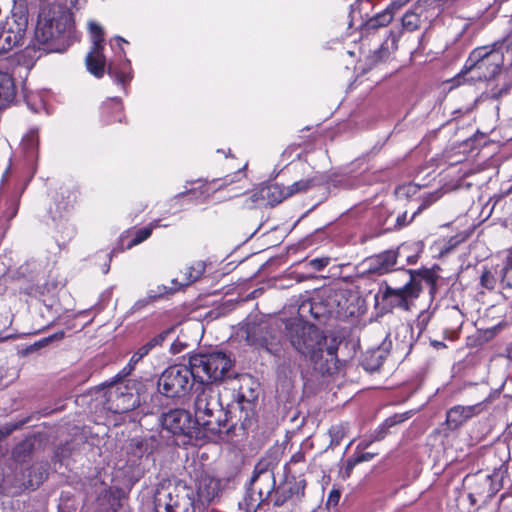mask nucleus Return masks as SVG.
<instances>
[{
	"instance_id": "nucleus-1",
	"label": "nucleus",
	"mask_w": 512,
	"mask_h": 512,
	"mask_svg": "<svg viewBox=\"0 0 512 512\" xmlns=\"http://www.w3.org/2000/svg\"><path fill=\"white\" fill-rule=\"evenodd\" d=\"M232 360L221 351L190 356L188 365L177 364L165 369L159 380V391L167 397H181L189 392L193 381L211 384L230 378Z\"/></svg>"
},
{
	"instance_id": "nucleus-2",
	"label": "nucleus",
	"mask_w": 512,
	"mask_h": 512,
	"mask_svg": "<svg viewBox=\"0 0 512 512\" xmlns=\"http://www.w3.org/2000/svg\"><path fill=\"white\" fill-rule=\"evenodd\" d=\"M286 336L294 350L321 374H330L335 366L336 349L326 347L324 332L314 324L293 320L286 325Z\"/></svg>"
},
{
	"instance_id": "nucleus-3",
	"label": "nucleus",
	"mask_w": 512,
	"mask_h": 512,
	"mask_svg": "<svg viewBox=\"0 0 512 512\" xmlns=\"http://www.w3.org/2000/svg\"><path fill=\"white\" fill-rule=\"evenodd\" d=\"M194 419L205 433L220 439L229 436L236 426L229 416V411L222 406L219 391L209 384L197 390L194 399Z\"/></svg>"
},
{
	"instance_id": "nucleus-4",
	"label": "nucleus",
	"mask_w": 512,
	"mask_h": 512,
	"mask_svg": "<svg viewBox=\"0 0 512 512\" xmlns=\"http://www.w3.org/2000/svg\"><path fill=\"white\" fill-rule=\"evenodd\" d=\"M72 34L71 14L61 7H52L39 14L35 29L37 49L46 52H62L69 45Z\"/></svg>"
},
{
	"instance_id": "nucleus-5",
	"label": "nucleus",
	"mask_w": 512,
	"mask_h": 512,
	"mask_svg": "<svg viewBox=\"0 0 512 512\" xmlns=\"http://www.w3.org/2000/svg\"><path fill=\"white\" fill-rule=\"evenodd\" d=\"M503 53L489 46L474 49L457 77L458 83L463 81H486L494 78L501 70Z\"/></svg>"
},
{
	"instance_id": "nucleus-6",
	"label": "nucleus",
	"mask_w": 512,
	"mask_h": 512,
	"mask_svg": "<svg viewBox=\"0 0 512 512\" xmlns=\"http://www.w3.org/2000/svg\"><path fill=\"white\" fill-rule=\"evenodd\" d=\"M154 512H195L194 490L182 482L160 483L154 494Z\"/></svg>"
},
{
	"instance_id": "nucleus-7",
	"label": "nucleus",
	"mask_w": 512,
	"mask_h": 512,
	"mask_svg": "<svg viewBox=\"0 0 512 512\" xmlns=\"http://www.w3.org/2000/svg\"><path fill=\"white\" fill-rule=\"evenodd\" d=\"M438 14L439 9L434 0H419L402 16V28L407 32L427 28Z\"/></svg>"
},
{
	"instance_id": "nucleus-8",
	"label": "nucleus",
	"mask_w": 512,
	"mask_h": 512,
	"mask_svg": "<svg viewBox=\"0 0 512 512\" xmlns=\"http://www.w3.org/2000/svg\"><path fill=\"white\" fill-rule=\"evenodd\" d=\"M248 486L250 491L258 495L260 503H268L276 488L274 465L270 460L261 459L257 462Z\"/></svg>"
},
{
	"instance_id": "nucleus-9",
	"label": "nucleus",
	"mask_w": 512,
	"mask_h": 512,
	"mask_svg": "<svg viewBox=\"0 0 512 512\" xmlns=\"http://www.w3.org/2000/svg\"><path fill=\"white\" fill-rule=\"evenodd\" d=\"M140 404L139 395L126 385H111L107 391L105 408L116 414L127 413Z\"/></svg>"
},
{
	"instance_id": "nucleus-10",
	"label": "nucleus",
	"mask_w": 512,
	"mask_h": 512,
	"mask_svg": "<svg viewBox=\"0 0 512 512\" xmlns=\"http://www.w3.org/2000/svg\"><path fill=\"white\" fill-rule=\"evenodd\" d=\"M89 30L92 36L93 47L86 56V66L92 75L102 78L106 67V59L103 54V29L99 24L90 22Z\"/></svg>"
},
{
	"instance_id": "nucleus-11",
	"label": "nucleus",
	"mask_w": 512,
	"mask_h": 512,
	"mask_svg": "<svg viewBox=\"0 0 512 512\" xmlns=\"http://www.w3.org/2000/svg\"><path fill=\"white\" fill-rule=\"evenodd\" d=\"M87 498H95L96 512H113L119 507V499L112 488L98 478L92 479L85 487Z\"/></svg>"
},
{
	"instance_id": "nucleus-12",
	"label": "nucleus",
	"mask_w": 512,
	"mask_h": 512,
	"mask_svg": "<svg viewBox=\"0 0 512 512\" xmlns=\"http://www.w3.org/2000/svg\"><path fill=\"white\" fill-rule=\"evenodd\" d=\"M420 288L415 282H405L402 287L392 288L387 286L383 291V299L387 300L392 307H397L405 311L410 309V303L418 298Z\"/></svg>"
},
{
	"instance_id": "nucleus-13",
	"label": "nucleus",
	"mask_w": 512,
	"mask_h": 512,
	"mask_svg": "<svg viewBox=\"0 0 512 512\" xmlns=\"http://www.w3.org/2000/svg\"><path fill=\"white\" fill-rule=\"evenodd\" d=\"M163 427L175 435H192L197 424L184 409H174L163 415Z\"/></svg>"
},
{
	"instance_id": "nucleus-14",
	"label": "nucleus",
	"mask_w": 512,
	"mask_h": 512,
	"mask_svg": "<svg viewBox=\"0 0 512 512\" xmlns=\"http://www.w3.org/2000/svg\"><path fill=\"white\" fill-rule=\"evenodd\" d=\"M48 474V463L37 462L29 467L23 468L16 473V481L21 488H38L46 479Z\"/></svg>"
},
{
	"instance_id": "nucleus-15",
	"label": "nucleus",
	"mask_w": 512,
	"mask_h": 512,
	"mask_svg": "<svg viewBox=\"0 0 512 512\" xmlns=\"http://www.w3.org/2000/svg\"><path fill=\"white\" fill-rule=\"evenodd\" d=\"M289 197V192L286 191V187L278 183H272L265 187H262L258 192L253 193L249 198L245 200V206L252 207V204L257 203L259 200L267 201L271 206H275L281 203L283 200Z\"/></svg>"
},
{
	"instance_id": "nucleus-16",
	"label": "nucleus",
	"mask_w": 512,
	"mask_h": 512,
	"mask_svg": "<svg viewBox=\"0 0 512 512\" xmlns=\"http://www.w3.org/2000/svg\"><path fill=\"white\" fill-rule=\"evenodd\" d=\"M467 482L469 490L474 491V494L478 495L483 503L490 501L497 492L490 475L476 474L468 477Z\"/></svg>"
},
{
	"instance_id": "nucleus-17",
	"label": "nucleus",
	"mask_w": 512,
	"mask_h": 512,
	"mask_svg": "<svg viewBox=\"0 0 512 512\" xmlns=\"http://www.w3.org/2000/svg\"><path fill=\"white\" fill-rule=\"evenodd\" d=\"M483 409L482 403L468 406L456 405L447 411L446 421L449 426L457 428L472 417L479 415Z\"/></svg>"
},
{
	"instance_id": "nucleus-18",
	"label": "nucleus",
	"mask_w": 512,
	"mask_h": 512,
	"mask_svg": "<svg viewBox=\"0 0 512 512\" xmlns=\"http://www.w3.org/2000/svg\"><path fill=\"white\" fill-rule=\"evenodd\" d=\"M173 329H167L150 339L146 344L141 346L131 357L128 365L122 370V376H128L144 356H146L154 347L162 345L167 336Z\"/></svg>"
},
{
	"instance_id": "nucleus-19",
	"label": "nucleus",
	"mask_w": 512,
	"mask_h": 512,
	"mask_svg": "<svg viewBox=\"0 0 512 512\" xmlns=\"http://www.w3.org/2000/svg\"><path fill=\"white\" fill-rule=\"evenodd\" d=\"M258 399V395L254 393L252 389H250V395H246L243 391V387L240 388V392L238 395V405L240 407L241 414L240 416L241 427L243 429L248 428L252 421V418L255 415V406L256 401Z\"/></svg>"
},
{
	"instance_id": "nucleus-20",
	"label": "nucleus",
	"mask_w": 512,
	"mask_h": 512,
	"mask_svg": "<svg viewBox=\"0 0 512 512\" xmlns=\"http://www.w3.org/2000/svg\"><path fill=\"white\" fill-rule=\"evenodd\" d=\"M399 251L387 250L370 259V271L378 274H384L393 268L396 264Z\"/></svg>"
},
{
	"instance_id": "nucleus-21",
	"label": "nucleus",
	"mask_w": 512,
	"mask_h": 512,
	"mask_svg": "<svg viewBox=\"0 0 512 512\" xmlns=\"http://www.w3.org/2000/svg\"><path fill=\"white\" fill-rule=\"evenodd\" d=\"M220 491V483L217 479L203 475L198 480L197 495L202 503L212 501Z\"/></svg>"
},
{
	"instance_id": "nucleus-22",
	"label": "nucleus",
	"mask_w": 512,
	"mask_h": 512,
	"mask_svg": "<svg viewBox=\"0 0 512 512\" xmlns=\"http://www.w3.org/2000/svg\"><path fill=\"white\" fill-rule=\"evenodd\" d=\"M402 274L407 278V282H415L418 284L420 288V292L422 291L421 282L424 281L427 285L430 286L431 291L435 289L436 281L438 276L436 272L432 269H419V270H402Z\"/></svg>"
},
{
	"instance_id": "nucleus-23",
	"label": "nucleus",
	"mask_w": 512,
	"mask_h": 512,
	"mask_svg": "<svg viewBox=\"0 0 512 512\" xmlns=\"http://www.w3.org/2000/svg\"><path fill=\"white\" fill-rule=\"evenodd\" d=\"M13 3L11 10V23L15 28L26 33L28 27V7L25 0H10Z\"/></svg>"
},
{
	"instance_id": "nucleus-24",
	"label": "nucleus",
	"mask_w": 512,
	"mask_h": 512,
	"mask_svg": "<svg viewBox=\"0 0 512 512\" xmlns=\"http://www.w3.org/2000/svg\"><path fill=\"white\" fill-rule=\"evenodd\" d=\"M15 96L14 79L10 74L0 71V109L8 107Z\"/></svg>"
},
{
	"instance_id": "nucleus-25",
	"label": "nucleus",
	"mask_w": 512,
	"mask_h": 512,
	"mask_svg": "<svg viewBox=\"0 0 512 512\" xmlns=\"http://www.w3.org/2000/svg\"><path fill=\"white\" fill-rule=\"evenodd\" d=\"M35 443L34 438H26L18 443L12 451L14 461L20 465L29 462L33 458Z\"/></svg>"
},
{
	"instance_id": "nucleus-26",
	"label": "nucleus",
	"mask_w": 512,
	"mask_h": 512,
	"mask_svg": "<svg viewBox=\"0 0 512 512\" xmlns=\"http://www.w3.org/2000/svg\"><path fill=\"white\" fill-rule=\"evenodd\" d=\"M265 504L266 503H260L258 495L253 493V491H250V487L248 486L247 491L238 506L243 512H257V510Z\"/></svg>"
},
{
	"instance_id": "nucleus-27",
	"label": "nucleus",
	"mask_w": 512,
	"mask_h": 512,
	"mask_svg": "<svg viewBox=\"0 0 512 512\" xmlns=\"http://www.w3.org/2000/svg\"><path fill=\"white\" fill-rule=\"evenodd\" d=\"M205 272V264L202 261H197L192 265L185 268L183 285H190L197 281Z\"/></svg>"
},
{
	"instance_id": "nucleus-28",
	"label": "nucleus",
	"mask_w": 512,
	"mask_h": 512,
	"mask_svg": "<svg viewBox=\"0 0 512 512\" xmlns=\"http://www.w3.org/2000/svg\"><path fill=\"white\" fill-rule=\"evenodd\" d=\"M393 19L391 8L388 7L383 12L375 15L368 21V26L371 28H379L387 26Z\"/></svg>"
},
{
	"instance_id": "nucleus-29",
	"label": "nucleus",
	"mask_w": 512,
	"mask_h": 512,
	"mask_svg": "<svg viewBox=\"0 0 512 512\" xmlns=\"http://www.w3.org/2000/svg\"><path fill=\"white\" fill-rule=\"evenodd\" d=\"M305 487H306V481L304 479L288 480V481H286L285 485L283 486V488H286L287 496H289L290 498L293 496H297V497L303 496Z\"/></svg>"
},
{
	"instance_id": "nucleus-30",
	"label": "nucleus",
	"mask_w": 512,
	"mask_h": 512,
	"mask_svg": "<svg viewBox=\"0 0 512 512\" xmlns=\"http://www.w3.org/2000/svg\"><path fill=\"white\" fill-rule=\"evenodd\" d=\"M349 430L347 423H339L332 425L329 429V434L331 436V443L338 445L341 440L346 436Z\"/></svg>"
},
{
	"instance_id": "nucleus-31",
	"label": "nucleus",
	"mask_w": 512,
	"mask_h": 512,
	"mask_svg": "<svg viewBox=\"0 0 512 512\" xmlns=\"http://www.w3.org/2000/svg\"><path fill=\"white\" fill-rule=\"evenodd\" d=\"M314 185L313 179H302L290 186H285L286 191L289 192V197L296 193L306 192Z\"/></svg>"
},
{
	"instance_id": "nucleus-32",
	"label": "nucleus",
	"mask_w": 512,
	"mask_h": 512,
	"mask_svg": "<svg viewBox=\"0 0 512 512\" xmlns=\"http://www.w3.org/2000/svg\"><path fill=\"white\" fill-rule=\"evenodd\" d=\"M153 226L144 227L142 229H139L135 237L130 241V243L127 245V248H132L135 245H138L148 239L151 236Z\"/></svg>"
},
{
	"instance_id": "nucleus-33",
	"label": "nucleus",
	"mask_w": 512,
	"mask_h": 512,
	"mask_svg": "<svg viewBox=\"0 0 512 512\" xmlns=\"http://www.w3.org/2000/svg\"><path fill=\"white\" fill-rule=\"evenodd\" d=\"M412 220V217L410 218V220H407V212H403L397 216L394 224L388 225L386 219L383 225L386 226L384 228L386 231L397 230L408 225L410 222H412Z\"/></svg>"
},
{
	"instance_id": "nucleus-34",
	"label": "nucleus",
	"mask_w": 512,
	"mask_h": 512,
	"mask_svg": "<svg viewBox=\"0 0 512 512\" xmlns=\"http://www.w3.org/2000/svg\"><path fill=\"white\" fill-rule=\"evenodd\" d=\"M107 73L111 77L115 78V80L120 84H125L126 82H128L130 80V76L128 73L119 71L118 68L115 65H113L112 63H110L108 65Z\"/></svg>"
},
{
	"instance_id": "nucleus-35",
	"label": "nucleus",
	"mask_w": 512,
	"mask_h": 512,
	"mask_svg": "<svg viewBox=\"0 0 512 512\" xmlns=\"http://www.w3.org/2000/svg\"><path fill=\"white\" fill-rule=\"evenodd\" d=\"M295 367L296 364L290 359H283V361L277 365V373L279 376L287 378L291 376Z\"/></svg>"
},
{
	"instance_id": "nucleus-36",
	"label": "nucleus",
	"mask_w": 512,
	"mask_h": 512,
	"mask_svg": "<svg viewBox=\"0 0 512 512\" xmlns=\"http://www.w3.org/2000/svg\"><path fill=\"white\" fill-rule=\"evenodd\" d=\"M440 197L439 192L431 193L427 196H425L422 200L421 205L418 207V209L413 213L412 219H414L418 214H420L423 210L428 208L430 205L435 203Z\"/></svg>"
},
{
	"instance_id": "nucleus-37",
	"label": "nucleus",
	"mask_w": 512,
	"mask_h": 512,
	"mask_svg": "<svg viewBox=\"0 0 512 512\" xmlns=\"http://www.w3.org/2000/svg\"><path fill=\"white\" fill-rule=\"evenodd\" d=\"M502 281L505 282L508 287H512V252L506 258Z\"/></svg>"
},
{
	"instance_id": "nucleus-38",
	"label": "nucleus",
	"mask_w": 512,
	"mask_h": 512,
	"mask_svg": "<svg viewBox=\"0 0 512 512\" xmlns=\"http://www.w3.org/2000/svg\"><path fill=\"white\" fill-rule=\"evenodd\" d=\"M157 298H158V295L157 294H153L152 291H151L148 294L147 297H145L143 299H139L138 301H136L134 303V305L132 306L131 311L132 312L139 311V310L143 309L144 307H146L147 305H149L150 303H152Z\"/></svg>"
},
{
	"instance_id": "nucleus-39",
	"label": "nucleus",
	"mask_w": 512,
	"mask_h": 512,
	"mask_svg": "<svg viewBox=\"0 0 512 512\" xmlns=\"http://www.w3.org/2000/svg\"><path fill=\"white\" fill-rule=\"evenodd\" d=\"M480 283L482 287L491 290L496 284V279L490 271L485 270L480 277Z\"/></svg>"
},
{
	"instance_id": "nucleus-40",
	"label": "nucleus",
	"mask_w": 512,
	"mask_h": 512,
	"mask_svg": "<svg viewBox=\"0 0 512 512\" xmlns=\"http://www.w3.org/2000/svg\"><path fill=\"white\" fill-rule=\"evenodd\" d=\"M290 497L287 496L286 488L279 487L275 488V496L273 498V504L276 507L282 506Z\"/></svg>"
},
{
	"instance_id": "nucleus-41",
	"label": "nucleus",
	"mask_w": 512,
	"mask_h": 512,
	"mask_svg": "<svg viewBox=\"0 0 512 512\" xmlns=\"http://www.w3.org/2000/svg\"><path fill=\"white\" fill-rule=\"evenodd\" d=\"M64 336H65V334H64L63 331H58V332H56V333H54V334H52V335H50V336H48V337H46V338H44L42 340L36 342L34 344V346L37 347V348H40V347H43V346H45V345H47V344H49V343H51L53 341L62 340L64 338Z\"/></svg>"
},
{
	"instance_id": "nucleus-42",
	"label": "nucleus",
	"mask_w": 512,
	"mask_h": 512,
	"mask_svg": "<svg viewBox=\"0 0 512 512\" xmlns=\"http://www.w3.org/2000/svg\"><path fill=\"white\" fill-rule=\"evenodd\" d=\"M258 330H261V327L260 326H251V327H248L247 328V336H246V340L252 344V345H257V344H260L262 345V342L260 340H258L255 336L256 334V331Z\"/></svg>"
},
{
	"instance_id": "nucleus-43",
	"label": "nucleus",
	"mask_w": 512,
	"mask_h": 512,
	"mask_svg": "<svg viewBox=\"0 0 512 512\" xmlns=\"http://www.w3.org/2000/svg\"><path fill=\"white\" fill-rule=\"evenodd\" d=\"M377 453L363 452L359 453L355 458L349 461V465H356L365 461L371 460Z\"/></svg>"
},
{
	"instance_id": "nucleus-44",
	"label": "nucleus",
	"mask_w": 512,
	"mask_h": 512,
	"mask_svg": "<svg viewBox=\"0 0 512 512\" xmlns=\"http://www.w3.org/2000/svg\"><path fill=\"white\" fill-rule=\"evenodd\" d=\"M328 263H329L328 258H316V259H312L309 262V266L316 271H320L324 267H326L328 265Z\"/></svg>"
},
{
	"instance_id": "nucleus-45",
	"label": "nucleus",
	"mask_w": 512,
	"mask_h": 512,
	"mask_svg": "<svg viewBox=\"0 0 512 512\" xmlns=\"http://www.w3.org/2000/svg\"><path fill=\"white\" fill-rule=\"evenodd\" d=\"M511 88H512V84L506 83L502 88H500L499 90L492 93V98L499 99L503 95H507L510 92Z\"/></svg>"
},
{
	"instance_id": "nucleus-46",
	"label": "nucleus",
	"mask_w": 512,
	"mask_h": 512,
	"mask_svg": "<svg viewBox=\"0 0 512 512\" xmlns=\"http://www.w3.org/2000/svg\"><path fill=\"white\" fill-rule=\"evenodd\" d=\"M340 499V492L338 490H332L328 496V504L337 505Z\"/></svg>"
},
{
	"instance_id": "nucleus-47",
	"label": "nucleus",
	"mask_w": 512,
	"mask_h": 512,
	"mask_svg": "<svg viewBox=\"0 0 512 512\" xmlns=\"http://www.w3.org/2000/svg\"><path fill=\"white\" fill-rule=\"evenodd\" d=\"M305 461V454L299 450L291 456L290 462L293 464L302 463Z\"/></svg>"
},
{
	"instance_id": "nucleus-48",
	"label": "nucleus",
	"mask_w": 512,
	"mask_h": 512,
	"mask_svg": "<svg viewBox=\"0 0 512 512\" xmlns=\"http://www.w3.org/2000/svg\"><path fill=\"white\" fill-rule=\"evenodd\" d=\"M409 1L410 0H391L390 8L399 9L400 7H402L404 4H406Z\"/></svg>"
},
{
	"instance_id": "nucleus-49",
	"label": "nucleus",
	"mask_w": 512,
	"mask_h": 512,
	"mask_svg": "<svg viewBox=\"0 0 512 512\" xmlns=\"http://www.w3.org/2000/svg\"><path fill=\"white\" fill-rule=\"evenodd\" d=\"M468 498H469V501L472 505H475L477 504L478 502H481V499L478 495H475L474 494V491H471L469 490V493H468Z\"/></svg>"
},
{
	"instance_id": "nucleus-50",
	"label": "nucleus",
	"mask_w": 512,
	"mask_h": 512,
	"mask_svg": "<svg viewBox=\"0 0 512 512\" xmlns=\"http://www.w3.org/2000/svg\"><path fill=\"white\" fill-rule=\"evenodd\" d=\"M3 480H4V476H3V473L0 471V487L2 486Z\"/></svg>"
},
{
	"instance_id": "nucleus-51",
	"label": "nucleus",
	"mask_w": 512,
	"mask_h": 512,
	"mask_svg": "<svg viewBox=\"0 0 512 512\" xmlns=\"http://www.w3.org/2000/svg\"><path fill=\"white\" fill-rule=\"evenodd\" d=\"M78 4H80V0H73V1H72V5H73V6H75V7H76Z\"/></svg>"
},
{
	"instance_id": "nucleus-52",
	"label": "nucleus",
	"mask_w": 512,
	"mask_h": 512,
	"mask_svg": "<svg viewBox=\"0 0 512 512\" xmlns=\"http://www.w3.org/2000/svg\"><path fill=\"white\" fill-rule=\"evenodd\" d=\"M408 261H409L410 263H413V262H414V260H412V258H411V257H408Z\"/></svg>"
},
{
	"instance_id": "nucleus-53",
	"label": "nucleus",
	"mask_w": 512,
	"mask_h": 512,
	"mask_svg": "<svg viewBox=\"0 0 512 512\" xmlns=\"http://www.w3.org/2000/svg\"><path fill=\"white\" fill-rule=\"evenodd\" d=\"M117 39H118V40H120V41L126 42V41H125L123 38H121V37H117Z\"/></svg>"
}]
</instances>
